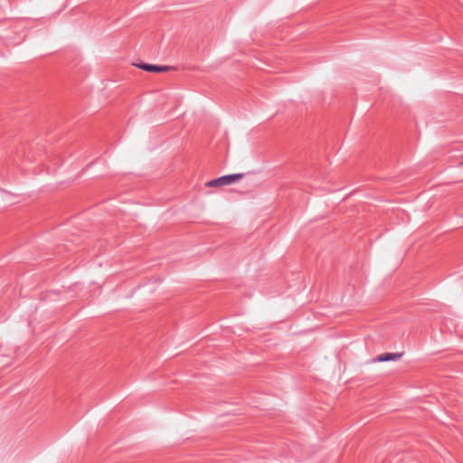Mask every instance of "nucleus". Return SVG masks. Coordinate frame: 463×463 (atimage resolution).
Returning <instances> with one entry per match:
<instances>
[{
	"instance_id": "obj_3",
	"label": "nucleus",
	"mask_w": 463,
	"mask_h": 463,
	"mask_svg": "<svg viewBox=\"0 0 463 463\" xmlns=\"http://www.w3.org/2000/svg\"><path fill=\"white\" fill-rule=\"evenodd\" d=\"M137 66L139 67L140 69H142L146 71H149V72H161V71H165V67L150 65V64H146V63H142V64H139Z\"/></svg>"
},
{
	"instance_id": "obj_1",
	"label": "nucleus",
	"mask_w": 463,
	"mask_h": 463,
	"mask_svg": "<svg viewBox=\"0 0 463 463\" xmlns=\"http://www.w3.org/2000/svg\"><path fill=\"white\" fill-rule=\"evenodd\" d=\"M243 177L242 174H234V175H224L213 180H211L207 183H205V186L207 187H220L224 185H229L232 183H235L239 180H241Z\"/></svg>"
},
{
	"instance_id": "obj_2",
	"label": "nucleus",
	"mask_w": 463,
	"mask_h": 463,
	"mask_svg": "<svg viewBox=\"0 0 463 463\" xmlns=\"http://www.w3.org/2000/svg\"><path fill=\"white\" fill-rule=\"evenodd\" d=\"M402 354L399 353H386L382 354L375 358V362H387V361H396L402 357Z\"/></svg>"
}]
</instances>
